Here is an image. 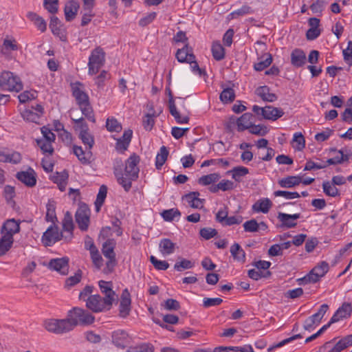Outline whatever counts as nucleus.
Segmentation results:
<instances>
[{
    "label": "nucleus",
    "mask_w": 352,
    "mask_h": 352,
    "mask_svg": "<svg viewBox=\"0 0 352 352\" xmlns=\"http://www.w3.org/2000/svg\"><path fill=\"white\" fill-rule=\"evenodd\" d=\"M139 162L140 157L133 153L126 161L124 173L120 166H114V174L118 182L123 187L126 192L129 191L131 189V182L138 178L140 169L138 165Z\"/></svg>",
    "instance_id": "f257e3e1"
},
{
    "label": "nucleus",
    "mask_w": 352,
    "mask_h": 352,
    "mask_svg": "<svg viewBox=\"0 0 352 352\" xmlns=\"http://www.w3.org/2000/svg\"><path fill=\"white\" fill-rule=\"evenodd\" d=\"M67 318L71 324V330L77 325H89L95 320V317L91 313L80 307H74L70 309L67 313Z\"/></svg>",
    "instance_id": "f03ea898"
},
{
    "label": "nucleus",
    "mask_w": 352,
    "mask_h": 352,
    "mask_svg": "<svg viewBox=\"0 0 352 352\" xmlns=\"http://www.w3.org/2000/svg\"><path fill=\"white\" fill-rule=\"evenodd\" d=\"M23 84L19 76L10 72H3L0 76V89L19 92Z\"/></svg>",
    "instance_id": "7ed1b4c3"
},
{
    "label": "nucleus",
    "mask_w": 352,
    "mask_h": 352,
    "mask_svg": "<svg viewBox=\"0 0 352 352\" xmlns=\"http://www.w3.org/2000/svg\"><path fill=\"white\" fill-rule=\"evenodd\" d=\"M116 244V241L113 239H107L102 244V252L104 256L108 259L106 263V267L104 269L105 274L111 273L117 265L116 253L114 252Z\"/></svg>",
    "instance_id": "20e7f679"
},
{
    "label": "nucleus",
    "mask_w": 352,
    "mask_h": 352,
    "mask_svg": "<svg viewBox=\"0 0 352 352\" xmlns=\"http://www.w3.org/2000/svg\"><path fill=\"white\" fill-rule=\"evenodd\" d=\"M105 62V53L104 50L98 47L91 53L89 58L88 73L89 75H94L98 73L100 69L104 65Z\"/></svg>",
    "instance_id": "39448f33"
},
{
    "label": "nucleus",
    "mask_w": 352,
    "mask_h": 352,
    "mask_svg": "<svg viewBox=\"0 0 352 352\" xmlns=\"http://www.w3.org/2000/svg\"><path fill=\"white\" fill-rule=\"evenodd\" d=\"M43 325L47 331L55 334H63L72 331L71 324L67 318L48 319L45 320Z\"/></svg>",
    "instance_id": "423d86ee"
},
{
    "label": "nucleus",
    "mask_w": 352,
    "mask_h": 352,
    "mask_svg": "<svg viewBox=\"0 0 352 352\" xmlns=\"http://www.w3.org/2000/svg\"><path fill=\"white\" fill-rule=\"evenodd\" d=\"M111 306V302H106V299L99 294L89 296L86 300V307L95 313L108 311Z\"/></svg>",
    "instance_id": "0eeeda50"
},
{
    "label": "nucleus",
    "mask_w": 352,
    "mask_h": 352,
    "mask_svg": "<svg viewBox=\"0 0 352 352\" xmlns=\"http://www.w3.org/2000/svg\"><path fill=\"white\" fill-rule=\"evenodd\" d=\"M329 309V305L322 304L318 311L312 316L308 317L303 323V329L305 331L311 332L320 323L324 314Z\"/></svg>",
    "instance_id": "6e6552de"
},
{
    "label": "nucleus",
    "mask_w": 352,
    "mask_h": 352,
    "mask_svg": "<svg viewBox=\"0 0 352 352\" xmlns=\"http://www.w3.org/2000/svg\"><path fill=\"white\" fill-rule=\"evenodd\" d=\"M64 240V233L59 232L58 227L53 223L42 236V242L45 246H52L58 241Z\"/></svg>",
    "instance_id": "1a4fd4ad"
},
{
    "label": "nucleus",
    "mask_w": 352,
    "mask_h": 352,
    "mask_svg": "<svg viewBox=\"0 0 352 352\" xmlns=\"http://www.w3.org/2000/svg\"><path fill=\"white\" fill-rule=\"evenodd\" d=\"M43 113V107L37 104L35 107L25 109L21 113L24 120L34 123H38L41 116Z\"/></svg>",
    "instance_id": "9d476101"
},
{
    "label": "nucleus",
    "mask_w": 352,
    "mask_h": 352,
    "mask_svg": "<svg viewBox=\"0 0 352 352\" xmlns=\"http://www.w3.org/2000/svg\"><path fill=\"white\" fill-rule=\"evenodd\" d=\"M166 91L168 96V109L171 116L174 117L179 124H186L189 122V118L186 116H182L177 109L175 100L170 88H166Z\"/></svg>",
    "instance_id": "9b49d317"
},
{
    "label": "nucleus",
    "mask_w": 352,
    "mask_h": 352,
    "mask_svg": "<svg viewBox=\"0 0 352 352\" xmlns=\"http://www.w3.org/2000/svg\"><path fill=\"white\" fill-rule=\"evenodd\" d=\"M69 258L63 257L50 260L48 267L50 270L58 272L62 275L67 274L69 272Z\"/></svg>",
    "instance_id": "f8f14e48"
},
{
    "label": "nucleus",
    "mask_w": 352,
    "mask_h": 352,
    "mask_svg": "<svg viewBox=\"0 0 352 352\" xmlns=\"http://www.w3.org/2000/svg\"><path fill=\"white\" fill-rule=\"evenodd\" d=\"M75 217L80 230H87L89 225V210L86 207H80L76 211Z\"/></svg>",
    "instance_id": "ddd939ff"
},
{
    "label": "nucleus",
    "mask_w": 352,
    "mask_h": 352,
    "mask_svg": "<svg viewBox=\"0 0 352 352\" xmlns=\"http://www.w3.org/2000/svg\"><path fill=\"white\" fill-rule=\"evenodd\" d=\"M62 226L63 231L61 232L64 233V241L69 242L72 239L74 236L73 230L74 228L72 216L69 212H67L65 214V217L62 222Z\"/></svg>",
    "instance_id": "4468645a"
},
{
    "label": "nucleus",
    "mask_w": 352,
    "mask_h": 352,
    "mask_svg": "<svg viewBox=\"0 0 352 352\" xmlns=\"http://www.w3.org/2000/svg\"><path fill=\"white\" fill-rule=\"evenodd\" d=\"M112 342L118 348L124 349L129 344L131 338L124 330H117L112 333Z\"/></svg>",
    "instance_id": "2eb2a0df"
},
{
    "label": "nucleus",
    "mask_w": 352,
    "mask_h": 352,
    "mask_svg": "<svg viewBox=\"0 0 352 352\" xmlns=\"http://www.w3.org/2000/svg\"><path fill=\"white\" fill-rule=\"evenodd\" d=\"M131 295L127 289L123 290L119 307V315L122 318H126L131 311Z\"/></svg>",
    "instance_id": "dca6fc26"
},
{
    "label": "nucleus",
    "mask_w": 352,
    "mask_h": 352,
    "mask_svg": "<svg viewBox=\"0 0 352 352\" xmlns=\"http://www.w3.org/2000/svg\"><path fill=\"white\" fill-rule=\"evenodd\" d=\"M20 232V222L14 219H8L1 228V234L10 237H13L15 234Z\"/></svg>",
    "instance_id": "f3484780"
},
{
    "label": "nucleus",
    "mask_w": 352,
    "mask_h": 352,
    "mask_svg": "<svg viewBox=\"0 0 352 352\" xmlns=\"http://www.w3.org/2000/svg\"><path fill=\"white\" fill-rule=\"evenodd\" d=\"M16 177L28 187H33L36 184V173L32 168L26 171L18 172Z\"/></svg>",
    "instance_id": "a211bd4d"
},
{
    "label": "nucleus",
    "mask_w": 352,
    "mask_h": 352,
    "mask_svg": "<svg viewBox=\"0 0 352 352\" xmlns=\"http://www.w3.org/2000/svg\"><path fill=\"white\" fill-rule=\"evenodd\" d=\"M300 217V213L294 214H289L283 212H278V219L281 223L280 227L285 228H292L296 226L297 222L296 221Z\"/></svg>",
    "instance_id": "6ab92c4d"
},
{
    "label": "nucleus",
    "mask_w": 352,
    "mask_h": 352,
    "mask_svg": "<svg viewBox=\"0 0 352 352\" xmlns=\"http://www.w3.org/2000/svg\"><path fill=\"white\" fill-rule=\"evenodd\" d=\"M98 285L100 292L104 295V298L106 299V302H113L116 300V293L112 289V283L111 281L100 280Z\"/></svg>",
    "instance_id": "aec40b11"
},
{
    "label": "nucleus",
    "mask_w": 352,
    "mask_h": 352,
    "mask_svg": "<svg viewBox=\"0 0 352 352\" xmlns=\"http://www.w3.org/2000/svg\"><path fill=\"white\" fill-rule=\"evenodd\" d=\"M307 60L305 53L300 49H295L291 53V63L296 67H302Z\"/></svg>",
    "instance_id": "412c9836"
},
{
    "label": "nucleus",
    "mask_w": 352,
    "mask_h": 352,
    "mask_svg": "<svg viewBox=\"0 0 352 352\" xmlns=\"http://www.w3.org/2000/svg\"><path fill=\"white\" fill-rule=\"evenodd\" d=\"M133 131L131 129L125 130L122 136L117 140L116 148L118 151H124L127 149L131 141Z\"/></svg>",
    "instance_id": "4be33fe9"
},
{
    "label": "nucleus",
    "mask_w": 352,
    "mask_h": 352,
    "mask_svg": "<svg viewBox=\"0 0 352 352\" xmlns=\"http://www.w3.org/2000/svg\"><path fill=\"white\" fill-rule=\"evenodd\" d=\"M175 56L179 63H188L189 60L195 58L192 49L188 45H185L184 47L179 49L176 52Z\"/></svg>",
    "instance_id": "5701e85b"
},
{
    "label": "nucleus",
    "mask_w": 352,
    "mask_h": 352,
    "mask_svg": "<svg viewBox=\"0 0 352 352\" xmlns=\"http://www.w3.org/2000/svg\"><path fill=\"white\" fill-rule=\"evenodd\" d=\"M199 192H191L186 195L184 199L193 208H201L204 206V199L199 198Z\"/></svg>",
    "instance_id": "b1692460"
},
{
    "label": "nucleus",
    "mask_w": 352,
    "mask_h": 352,
    "mask_svg": "<svg viewBox=\"0 0 352 352\" xmlns=\"http://www.w3.org/2000/svg\"><path fill=\"white\" fill-rule=\"evenodd\" d=\"M302 177L300 176H287L278 181V185L281 188H291L301 184Z\"/></svg>",
    "instance_id": "393cba45"
},
{
    "label": "nucleus",
    "mask_w": 352,
    "mask_h": 352,
    "mask_svg": "<svg viewBox=\"0 0 352 352\" xmlns=\"http://www.w3.org/2000/svg\"><path fill=\"white\" fill-rule=\"evenodd\" d=\"M80 85L82 84L78 82L72 87L73 96L79 106L89 102L88 95L79 87Z\"/></svg>",
    "instance_id": "a878e982"
},
{
    "label": "nucleus",
    "mask_w": 352,
    "mask_h": 352,
    "mask_svg": "<svg viewBox=\"0 0 352 352\" xmlns=\"http://www.w3.org/2000/svg\"><path fill=\"white\" fill-rule=\"evenodd\" d=\"M21 155L19 152L13 151L11 153H6L0 149V162H9L14 164H19L21 161Z\"/></svg>",
    "instance_id": "bb28decb"
},
{
    "label": "nucleus",
    "mask_w": 352,
    "mask_h": 352,
    "mask_svg": "<svg viewBox=\"0 0 352 352\" xmlns=\"http://www.w3.org/2000/svg\"><path fill=\"white\" fill-rule=\"evenodd\" d=\"M256 94L264 101L274 102L277 100L276 95L271 93L270 87L265 85L258 87L256 89Z\"/></svg>",
    "instance_id": "cd10ccee"
},
{
    "label": "nucleus",
    "mask_w": 352,
    "mask_h": 352,
    "mask_svg": "<svg viewBox=\"0 0 352 352\" xmlns=\"http://www.w3.org/2000/svg\"><path fill=\"white\" fill-rule=\"evenodd\" d=\"M253 115L251 113H245L237 119L236 124L239 131L248 129L252 124Z\"/></svg>",
    "instance_id": "c85d7f7f"
},
{
    "label": "nucleus",
    "mask_w": 352,
    "mask_h": 352,
    "mask_svg": "<svg viewBox=\"0 0 352 352\" xmlns=\"http://www.w3.org/2000/svg\"><path fill=\"white\" fill-rule=\"evenodd\" d=\"M74 153L83 164H89L91 162V152L90 151H84L81 146H74Z\"/></svg>",
    "instance_id": "c756f323"
},
{
    "label": "nucleus",
    "mask_w": 352,
    "mask_h": 352,
    "mask_svg": "<svg viewBox=\"0 0 352 352\" xmlns=\"http://www.w3.org/2000/svg\"><path fill=\"white\" fill-rule=\"evenodd\" d=\"M14 238L2 234L0 237V257L6 255L12 248Z\"/></svg>",
    "instance_id": "7c9ffc66"
},
{
    "label": "nucleus",
    "mask_w": 352,
    "mask_h": 352,
    "mask_svg": "<svg viewBox=\"0 0 352 352\" xmlns=\"http://www.w3.org/2000/svg\"><path fill=\"white\" fill-rule=\"evenodd\" d=\"M265 112H264L263 118L266 120H276L284 114L283 110L272 106L265 107Z\"/></svg>",
    "instance_id": "2f4dec72"
},
{
    "label": "nucleus",
    "mask_w": 352,
    "mask_h": 352,
    "mask_svg": "<svg viewBox=\"0 0 352 352\" xmlns=\"http://www.w3.org/2000/svg\"><path fill=\"white\" fill-rule=\"evenodd\" d=\"M272 206V201L268 199H263L258 200L253 206L252 210L254 212L267 213Z\"/></svg>",
    "instance_id": "473e14b6"
},
{
    "label": "nucleus",
    "mask_w": 352,
    "mask_h": 352,
    "mask_svg": "<svg viewBox=\"0 0 352 352\" xmlns=\"http://www.w3.org/2000/svg\"><path fill=\"white\" fill-rule=\"evenodd\" d=\"M272 62V57L270 54L266 53L258 58V62L254 63L255 70L261 72L269 67Z\"/></svg>",
    "instance_id": "72a5a7b5"
},
{
    "label": "nucleus",
    "mask_w": 352,
    "mask_h": 352,
    "mask_svg": "<svg viewBox=\"0 0 352 352\" xmlns=\"http://www.w3.org/2000/svg\"><path fill=\"white\" fill-rule=\"evenodd\" d=\"M27 17L34 23L41 32H43L46 30L47 23L45 21L36 13L30 12L27 14Z\"/></svg>",
    "instance_id": "f704fd0d"
},
{
    "label": "nucleus",
    "mask_w": 352,
    "mask_h": 352,
    "mask_svg": "<svg viewBox=\"0 0 352 352\" xmlns=\"http://www.w3.org/2000/svg\"><path fill=\"white\" fill-rule=\"evenodd\" d=\"M78 8V5L75 1H70L65 5L64 12L67 21H71L75 18Z\"/></svg>",
    "instance_id": "c9c22d12"
},
{
    "label": "nucleus",
    "mask_w": 352,
    "mask_h": 352,
    "mask_svg": "<svg viewBox=\"0 0 352 352\" xmlns=\"http://www.w3.org/2000/svg\"><path fill=\"white\" fill-rule=\"evenodd\" d=\"M175 246V243L168 239H163L160 243V250L163 255H170L174 253Z\"/></svg>",
    "instance_id": "e433bc0d"
},
{
    "label": "nucleus",
    "mask_w": 352,
    "mask_h": 352,
    "mask_svg": "<svg viewBox=\"0 0 352 352\" xmlns=\"http://www.w3.org/2000/svg\"><path fill=\"white\" fill-rule=\"evenodd\" d=\"M46 208V221L52 222V223H55V222L57 221V217L56 214V202L52 199H50L47 204Z\"/></svg>",
    "instance_id": "4c0bfd02"
},
{
    "label": "nucleus",
    "mask_w": 352,
    "mask_h": 352,
    "mask_svg": "<svg viewBox=\"0 0 352 352\" xmlns=\"http://www.w3.org/2000/svg\"><path fill=\"white\" fill-rule=\"evenodd\" d=\"M230 253L234 260L241 263L245 261V253L239 244L234 243L230 247Z\"/></svg>",
    "instance_id": "58836bf2"
},
{
    "label": "nucleus",
    "mask_w": 352,
    "mask_h": 352,
    "mask_svg": "<svg viewBox=\"0 0 352 352\" xmlns=\"http://www.w3.org/2000/svg\"><path fill=\"white\" fill-rule=\"evenodd\" d=\"M228 173L231 174L232 179L236 182H240L242 178L249 173V170L244 166H236L228 171Z\"/></svg>",
    "instance_id": "ea45409f"
},
{
    "label": "nucleus",
    "mask_w": 352,
    "mask_h": 352,
    "mask_svg": "<svg viewBox=\"0 0 352 352\" xmlns=\"http://www.w3.org/2000/svg\"><path fill=\"white\" fill-rule=\"evenodd\" d=\"M107 186L104 185H102L99 188V191L94 203L96 212H99L100 210L101 206L103 205L105 198L107 197Z\"/></svg>",
    "instance_id": "a19ab883"
},
{
    "label": "nucleus",
    "mask_w": 352,
    "mask_h": 352,
    "mask_svg": "<svg viewBox=\"0 0 352 352\" xmlns=\"http://www.w3.org/2000/svg\"><path fill=\"white\" fill-rule=\"evenodd\" d=\"M168 155V151L167 148L165 146H162L155 158V166L157 169H161L162 166L166 161Z\"/></svg>",
    "instance_id": "79ce46f5"
},
{
    "label": "nucleus",
    "mask_w": 352,
    "mask_h": 352,
    "mask_svg": "<svg viewBox=\"0 0 352 352\" xmlns=\"http://www.w3.org/2000/svg\"><path fill=\"white\" fill-rule=\"evenodd\" d=\"M322 189L324 193L327 196L335 197L340 195L339 190L331 182H323Z\"/></svg>",
    "instance_id": "37998d69"
},
{
    "label": "nucleus",
    "mask_w": 352,
    "mask_h": 352,
    "mask_svg": "<svg viewBox=\"0 0 352 352\" xmlns=\"http://www.w3.org/2000/svg\"><path fill=\"white\" fill-rule=\"evenodd\" d=\"M211 50L212 56L216 60H221L224 58L225 49L219 42H214Z\"/></svg>",
    "instance_id": "c03bdc74"
},
{
    "label": "nucleus",
    "mask_w": 352,
    "mask_h": 352,
    "mask_svg": "<svg viewBox=\"0 0 352 352\" xmlns=\"http://www.w3.org/2000/svg\"><path fill=\"white\" fill-rule=\"evenodd\" d=\"M67 179L68 175L65 172L56 173V175L54 176V182L58 184V188L60 191L65 190Z\"/></svg>",
    "instance_id": "a18cd8bd"
},
{
    "label": "nucleus",
    "mask_w": 352,
    "mask_h": 352,
    "mask_svg": "<svg viewBox=\"0 0 352 352\" xmlns=\"http://www.w3.org/2000/svg\"><path fill=\"white\" fill-rule=\"evenodd\" d=\"M235 93L233 89L228 87L224 89L220 94V100L223 103H230L234 101Z\"/></svg>",
    "instance_id": "49530a36"
},
{
    "label": "nucleus",
    "mask_w": 352,
    "mask_h": 352,
    "mask_svg": "<svg viewBox=\"0 0 352 352\" xmlns=\"http://www.w3.org/2000/svg\"><path fill=\"white\" fill-rule=\"evenodd\" d=\"M106 127L110 132H120L122 129L121 124L113 117L107 119Z\"/></svg>",
    "instance_id": "de8ad7c7"
},
{
    "label": "nucleus",
    "mask_w": 352,
    "mask_h": 352,
    "mask_svg": "<svg viewBox=\"0 0 352 352\" xmlns=\"http://www.w3.org/2000/svg\"><path fill=\"white\" fill-rule=\"evenodd\" d=\"M220 178L219 173H211L206 175H204L199 179V184L203 186H208L212 183L216 182Z\"/></svg>",
    "instance_id": "09e8293b"
},
{
    "label": "nucleus",
    "mask_w": 352,
    "mask_h": 352,
    "mask_svg": "<svg viewBox=\"0 0 352 352\" xmlns=\"http://www.w3.org/2000/svg\"><path fill=\"white\" fill-rule=\"evenodd\" d=\"M79 138L82 143L87 146V148L90 150L94 144V137L87 131H80Z\"/></svg>",
    "instance_id": "8fccbe9b"
},
{
    "label": "nucleus",
    "mask_w": 352,
    "mask_h": 352,
    "mask_svg": "<svg viewBox=\"0 0 352 352\" xmlns=\"http://www.w3.org/2000/svg\"><path fill=\"white\" fill-rule=\"evenodd\" d=\"M293 147L298 151L302 150L305 146V138L301 133H295L293 137Z\"/></svg>",
    "instance_id": "3c124183"
},
{
    "label": "nucleus",
    "mask_w": 352,
    "mask_h": 352,
    "mask_svg": "<svg viewBox=\"0 0 352 352\" xmlns=\"http://www.w3.org/2000/svg\"><path fill=\"white\" fill-rule=\"evenodd\" d=\"M52 143V142L46 141V140H36V144L43 154L52 155L53 153L54 148Z\"/></svg>",
    "instance_id": "603ef678"
},
{
    "label": "nucleus",
    "mask_w": 352,
    "mask_h": 352,
    "mask_svg": "<svg viewBox=\"0 0 352 352\" xmlns=\"http://www.w3.org/2000/svg\"><path fill=\"white\" fill-rule=\"evenodd\" d=\"M194 267V263L190 260L182 258L175 263L174 269L177 272H182L184 270H189Z\"/></svg>",
    "instance_id": "864d4df0"
},
{
    "label": "nucleus",
    "mask_w": 352,
    "mask_h": 352,
    "mask_svg": "<svg viewBox=\"0 0 352 352\" xmlns=\"http://www.w3.org/2000/svg\"><path fill=\"white\" fill-rule=\"evenodd\" d=\"M80 109L82 114L91 122H95V117L93 113V109L90 105V103H85V104L80 105Z\"/></svg>",
    "instance_id": "5fc2aeb1"
},
{
    "label": "nucleus",
    "mask_w": 352,
    "mask_h": 352,
    "mask_svg": "<svg viewBox=\"0 0 352 352\" xmlns=\"http://www.w3.org/2000/svg\"><path fill=\"white\" fill-rule=\"evenodd\" d=\"M320 277L318 274H316V272L311 270V271L305 276L303 278L298 279V282L300 285L307 284L309 283H317L320 280Z\"/></svg>",
    "instance_id": "6e6d98bb"
},
{
    "label": "nucleus",
    "mask_w": 352,
    "mask_h": 352,
    "mask_svg": "<svg viewBox=\"0 0 352 352\" xmlns=\"http://www.w3.org/2000/svg\"><path fill=\"white\" fill-rule=\"evenodd\" d=\"M126 352H153V346L151 344L144 343L135 346L129 347Z\"/></svg>",
    "instance_id": "4d7b16f0"
},
{
    "label": "nucleus",
    "mask_w": 352,
    "mask_h": 352,
    "mask_svg": "<svg viewBox=\"0 0 352 352\" xmlns=\"http://www.w3.org/2000/svg\"><path fill=\"white\" fill-rule=\"evenodd\" d=\"M181 212L177 208H171L169 210H164L162 213V216L165 221H171L175 217H180Z\"/></svg>",
    "instance_id": "13d9d810"
},
{
    "label": "nucleus",
    "mask_w": 352,
    "mask_h": 352,
    "mask_svg": "<svg viewBox=\"0 0 352 352\" xmlns=\"http://www.w3.org/2000/svg\"><path fill=\"white\" fill-rule=\"evenodd\" d=\"M249 132L252 134L261 135L263 136L267 133L268 129L267 128L261 124H251V126L248 129Z\"/></svg>",
    "instance_id": "bf43d9fd"
},
{
    "label": "nucleus",
    "mask_w": 352,
    "mask_h": 352,
    "mask_svg": "<svg viewBox=\"0 0 352 352\" xmlns=\"http://www.w3.org/2000/svg\"><path fill=\"white\" fill-rule=\"evenodd\" d=\"M248 276L254 280H258L261 278H267L271 275V272L270 271H267L266 272H262L260 271H257L255 269L249 270L248 272Z\"/></svg>",
    "instance_id": "052dcab7"
},
{
    "label": "nucleus",
    "mask_w": 352,
    "mask_h": 352,
    "mask_svg": "<svg viewBox=\"0 0 352 352\" xmlns=\"http://www.w3.org/2000/svg\"><path fill=\"white\" fill-rule=\"evenodd\" d=\"M275 197H283L286 199H294L300 197L298 192H289L286 190H276L274 192Z\"/></svg>",
    "instance_id": "680f3d73"
},
{
    "label": "nucleus",
    "mask_w": 352,
    "mask_h": 352,
    "mask_svg": "<svg viewBox=\"0 0 352 352\" xmlns=\"http://www.w3.org/2000/svg\"><path fill=\"white\" fill-rule=\"evenodd\" d=\"M110 74L105 70H102L100 74L95 78V83L99 89L103 88L105 80L109 79Z\"/></svg>",
    "instance_id": "e2e57ef3"
},
{
    "label": "nucleus",
    "mask_w": 352,
    "mask_h": 352,
    "mask_svg": "<svg viewBox=\"0 0 352 352\" xmlns=\"http://www.w3.org/2000/svg\"><path fill=\"white\" fill-rule=\"evenodd\" d=\"M352 345V334L348 335L341 340H340L336 344V346L338 348V349L342 351L346 348Z\"/></svg>",
    "instance_id": "0e129e2a"
},
{
    "label": "nucleus",
    "mask_w": 352,
    "mask_h": 352,
    "mask_svg": "<svg viewBox=\"0 0 352 352\" xmlns=\"http://www.w3.org/2000/svg\"><path fill=\"white\" fill-rule=\"evenodd\" d=\"M150 261L157 270H166L169 267V264L166 261L158 260L154 256H151Z\"/></svg>",
    "instance_id": "69168bd1"
},
{
    "label": "nucleus",
    "mask_w": 352,
    "mask_h": 352,
    "mask_svg": "<svg viewBox=\"0 0 352 352\" xmlns=\"http://www.w3.org/2000/svg\"><path fill=\"white\" fill-rule=\"evenodd\" d=\"M312 270L314 272H316V274H318L320 278H322L329 271V264L325 261H322L319 265L314 267Z\"/></svg>",
    "instance_id": "338daca9"
},
{
    "label": "nucleus",
    "mask_w": 352,
    "mask_h": 352,
    "mask_svg": "<svg viewBox=\"0 0 352 352\" xmlns=\"http://www.w3.org/2000/svg\"><path fill=\"white\" fill-rule=\"evenodd\" d=\"M344 60L349 65H352V41L348 42L346 49L342 51Z\"/></svg>",
    "instance_id": "774afa93"
}]
</instances>
